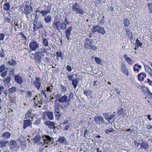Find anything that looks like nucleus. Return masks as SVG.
Wrapping results in <instances>:
<instances>
[{
  "mask_svg": "<svg viewBox=\"0 0 152 152\" xmlns=\"http://www.w3.org/2000/svg\"><path fill=\"white\" fill-rule=\"evenodd\" d=\"M91 30L94 33L97 32L101 34L102 35H104L106 33L104 28L99 25L94 26L91 28Z\"/></svg>",
  "mask_w": 152,
  "mask_h": 152,
  "instance_id": "obj_4",
  "label": "nucleus"
},
{
  "mask_svg": "<svg viewBox=\"0 0 152 152\" xmlns=\"http://www.w3.org/2000/svg\"><path fill=\"white\" fill-rule=\"evenodd\" d=\"M67 99L68 97L66 95H64L59 99L58 102L62 104L64 103L61 107L62 108H66L69 105V102Z\"/></svg>",
  "mask_w": 152,
  "mask_h": 152,
  "instance_id": "obj_2",
  "label": "nucleus"
},
{
  "mask_svg": "<svg viewBox=\"0 0 152 152\" xmlns=\"http://www.w3.org/2000/svg\"><path fill=\"white\" fill-rule=\"evenodd\" d=\"M72 10L76 14L83 15L85 13V11L77 2H75L72 5Z\"/></svg>",
  "mask_w": 152,
  "mask_h": 152,
  "instance_id": "obj_1",
  "label": "nucleus"
},
{
  "mask_svg": "<svg viewBox=\"0 0 152 152\" xmlns=\"http://www.w3.org/2000/svg\"><path fill=\"white\" fill-rule=\"evenodd\" d=\"M37 146H45V148H46L48 147V145H46L45 143H42V142H40L38 143H37Z\"/></svg>",
  "mask_w": 152,
  "mask_h": 152,
  "instance_id": "obj_47",
  "label": "nucleus"
},
{
  "mask_svg": "<svg viewBox=\"0 0 152 152\" xmlns=\"http://www.w3.org/2000/svg\"><path fill=\"white\" fill-rule=\"evenodd\" d=\"M11 136V134L8 132H5L3 133L1 136V137L6 140L10 138Z\"/></svg>",
  "mask_w": 152,
  "mask_h": 152,
  "instance_id": "obj_14",
  "label": "nucleus"
},
{
  "mask_svg": "<svg viewBox=\"0 0 152 152\" xmlns=\"http://www.w3.org/2000/svg\"><path fill=\"white\" fill-rule=\"evenodd\" d=\"M31 116V112L28 111L25 115V119L27 120H30V118Z\"/></svg>",
  "mask_w": 152,
  "mask_h": 152,
  "instance_id": "obj_36",
  "label": "nucleus"
},
{
  "mask_svg": "<svg viewBox=\"0 0 152 152\" xmlns=\"http://www.w3.org/2000/svg\"><path fill=\"white\" fill-rule=\"evenodd\" d=\"M88 41L90 43H92L93 42V40L91 39H90L89 37H87L85 39V42H87Z\"/></svg>",
  "mask_w": 152,
  "mask_h": 152,
  "instance_id": "obj_63",
  "label": "nucleus"
},
{
  "mask_svg": "<svg viewBox=\"0 0 152 152\" xmlns=\"http://www.w3.org/2000/svg\"><path fill=\"white\" fill-rule=\"evenodd\" d=\"M53 86L51 85L50 86H48L46 88V91L47 92L50 93L53 90Z\"/></svg>",
  "mask_w": 152,
  "mask_h": 152,
  "instance_id": "obj_50",
  "label": "nucleus"
},
{
  "mask_svg": "<svg viewBox=\"0 0 152 152\" xmlns=\"http://www.w3.org/2000/svg\"><path fill=\"white\" fill-rule=\"evenodd\" d=\"M125 30L126 32V35H127L128 37L131 38L132 36V32H130V30L128 28H126Z\"/></svg>",
  "mask_w": 152,
  "mask_h": 152,
  "instance_id": "obj_39",
  "label": "nucleus"
},
{
  "mask_svg": "<svg viewBox=\"0 0 152 152\" xmlns=\"http://www.w3.org/2000/svg\"><path fill=\"white\" fill-rule=\"evenodd\" d=\"M84 43L85 48L87 49H89L92 45L90 43H88V42H85Z\"/></svg>",
  "mask_w": 152,
  "mask_h": 152,
  "instance_id": "obj_46",
  "label": "nucleus"
},
{
  "mask_svg": "<svg viewBox=\"0 0 152 152\" xmlns=\"http://www.w3.org/2000/svg\"><path fill=\"white\" fill-rule=\"evenodd\" d=\"M33 26V30L35 31H37L43 27L42 23L41 21H38L36 19L34 20Z\"/></svg>",
  "mask_w": 152,
  "mask_h": 152,
  "instance_id": "obj_7",
  "label": "nucleus"
},
{
  "mask_svg": "<svg viewBox=\"0 0 152 152\" xmlns=\"http://www.w3.org/2000/svg\"><path fill=\"white\" fill-rule=\"evenodd\" d=\"M42 139L46 145H50V143H52L53 140V138L52 137L45 134L42 136Z\"/></svg>",
  "mask_w": 152,
  "mask_h": 152,
  "instance_id": "obj_6",
  "label": "nucleus"
},
{
  "mask_svg": "<svg viewBox=\"0 0 152 152\" xmlns=\"http://www.w3.org/2000/svg\"><path fill=\"white\" fill-rule=\"evenodd\" d=\"M7 75V71H5L1 73V75L2 78H5V77Z\"/></svg>",
  "mask_w": 152,
  "mask_h": 152,
  "instance_id": "obj_55",
  "label": "nucleus"
},
{
  "mask_svg": "<svg viewBox=\"0 0 152 152\" xmlns=\"http://www.w3.org/2000/svg\"><path fill=\"white\" fill-rule=\"evenodd\" d=\"M114 131V129L111 127L106 129L105 130V132L107 134H109L110 132H113Z\"/></svg>",
  "mask_w": 152,
  "mask_h": 152,
  "instance_id": "obj_38",
  "label": "nucleus"
},
{
  "mask_svg": "<svg viewBox=\"0 0 152 152\" xmlns=\"http://www.w3.org/2000/svg\"><path fill=\"white\" fill-rule=\"evenodd\" d=\"M33 120H23V128L24 129H25L26 128L31 126L32 124V121Z\"/></svg>",
  "mask_w": 152,
  "mask_h": 152,
  "instance_id": "obj_11",
  "label": "nucleus"
},
{
  "mask_svg": "<svg viewBox=\"0 0 152 152\" xmlns=\"http://www.w3.org/2000/svg\"><path fill=\"white\" fill-rule=\"evenodd\" d=\"M20 145L21 149L23 150L26 149V141L20 143Z\"/></svg>",
  "mask_w": 152,
  "mask_h": 152,
  "instance_id": "obj_31",
  "label": "nucleus"
},
{
  "mask_svg": "<svg viewBox=\"0 0 152 152\" xmlns=\"http://www.w3.org/2000/svg\"><path fill=\"white\" fill-rule=\"evenodd\" d=\"M141 68V66L140 65H139L138 64H135L133 68L134 70V71H137L138 72L139 71V69Z\"/></svg>",
  "mask_w": 152,
  "mask_h": 152,
  "instance_id": "obj_37",
  "label": "nucleus"
},
{
  "mask_svg": "<svg viewBox=\"0 0 152 152\" xmlns=\"http://www.w3.org/2000/svg\"><path fill=\"white\" fill-rule=\"evenodd\" d=\"M32 96V91H28L26 93V96L29 98H31Z\"/></svg>",
  "mask_w": 152,
  "mask_h": 152,
  "instance_id": "obj_57",
  "label": "nucleus"
},
{
  "mask_svg": "<svg viewBox=\"0 0 152 152\" xmlns=\"http://www.w3.org/2000/svg\"><path fill=\"white\" fill-rule=\"evenodd\" d=\"M51 9V7H50V8L49 9H47L46 10H43L41 11L40 12V14H41L42 16L43 17H45L49 13H50L51 12L50 9Z\"/></svg>",
  "mask_w": 152,
  "mask_h": 152,
  "instance_id": "obj_18",
  "label": "nucleus"
},
{
  "mask_svg": "<svg viewBox=\"0 0 152 152\" xmlns=\"http://www.w3.org/2000/svg\"><path fill=\"white\" fill-rule=\"evenodd\" d=\"M37 99V100L36 102H35L34 104H38V105L39 104H42V100L41 99V98H40V96L38 97Z\"/></svg>",
  "mask_w": 152,
  "mask_h": 152,
  "instance_id": "obj_41",
  "label": "nucleus"
},
{
  "mask_svg": "<svg viewBox=\"0 0 152 152\" xmlns=\"http://www.w3.org/2000/svg\"><path fill=\"white\" fill-rule=\"evenodd\" d=\"M141 90L142 91L144 92V93L146 92L147 91H148V92L149 91H148V88L145 86L142 87Z\"/></svg>",
  "mask_w": 152,
  "mask_h": 152,
  "instance_id": "obj_54",
  "label": "nucleus"
},
{
  "mask_svg": "<svg viewBox=\"0 0 152 152\" xmlns=\"http://www.w3.org/2000/svg\"><path fill=\"white\" fill-rule=\"evenodd\" d=\"M44 55H42V53H39L38 52H36L35 54L34 57L36 59V60L38 61V62H40L41 61L42 57V56H43Z\"/></svg>",
  "mask_w": 152,
  "mask_h": 152,
  "instance_id": "obj_17",
  "label": "nucleus"
},
{
  "mask_svg": "<svg viewBox=\"0 0 152 152\" xmlns=\"http://www.w3.org/2000/svg\"><path fill=\"white\" fill-rule=\"evenodd\" d=\"M41 137L40 135H36L34 138L31 139V140L33 141V142L36 144L39 142L41 140Z\"/></svg>",
  "mask_w": 152,
  "mask_h": 152,
  "instance_id": "obj_23",
  "label": "nucleus"
},
{
  "mask_svg": "<svg viewBox=\"0 0 152 152\" xmlns=\"http://www.w3.org/2000/svg\"><path fill=\"white\" fill-rule=\"evenodd\" d=\"M10 145L12 148H14L17 146V143L15 141L12 140L10 141Z\"/></svg>",
  "mask_w": 152,
  "mask_h": 152,
  "instance_id": "obj_29",
  "label": "nucleus"
},
{
  "mask_svg": "<svg viewBox=\"0 0 152 152\" xmlns=\"http://www.w3.org/2000/svg\"><path fill=\"white\" fill-rule=\"evenodd\" d=\"M33 84L34 85V86L37 90L39 89L40 88L42 87L41 80L39 77H36L35 80L33 82Z\"/></svg>",
  "mask_w": 152,
  "mask_h": 152,
  "instance_id": "obj_10",
  "label": "nucleus"
},
{
  "mask_svg": "<svg viewBox=\"0 0 152 152\" xmlns=\"http://www.w3.org/2000/svg\"><path fill=\"white\" fill-rule=\"evenodd\" d=\"M94 121L96 124L99 125H101L102 123L104 124H106L107 125H109V124L104 121L103 118L101 115H98V116L94 117Z\"/></svg>",
  "mask_w": 152,
  "mask_h": 152,
  "instance_id": "obj_5",
  "label": "nucleus"
},
{
  "mask_svg": "<svg viewBox=\"0 0 152 152\" xmlns=\"http://www.w3.org/2000/svg\"><path fill=\"white\" fill-rule=\"evenodd\" d=\"M10 6L9 2L5 3L3 4V8L4 10L7 11L10 10Z\"/></svg>",
  "mask_w": 152,
  "mask_h": 152,
  "instance_id": "obj_22",
  "label": "nucleus"
},
{
  "mask_svg": "<svg viewBox=\"0 0 152 152\" xmlns=\"http://www.w3.org/2000/svg\"><path fill=\"white\" fill-rule=\"evenodd\" d=\"M72 30V27L70 26L68 28L66 29L65 31V34L66 37L68 39L69 38L70 36L71 35V33Z\"/></svg>",
  "mask_w": 152,
  "mask_h": 152,
  "instance_id": "obj_16",
  "label": "nucleus"
},
{
  "mask_svg": "<svg viewBox=\"0 0 152 152\" xmlns=\"http://www.w3.org/2000/svg\"><path fill=\"white\" fill-rule=\"evenodd\" d=\"M60 89L62 92H65L66 91V87L62 85H61Z\"/></svg>",
  "mask_w": 152,
  "mask_h": 152,
  "instance_id": "obj_56",
  "label": "nucleus"
},
{
  "mask_svg": "<svg viewBox=\"0 0 152 152\" xmlns=\"http://www.w3.org/2000/svg\"><path fill=\"white\" fill-rule=\"evenodd\" d=\"M94 59L96 62L98 64H99L101 63V60L99 58L97 57H95L94 58Z\"/></svg>",
  "mask_w": 152,
  "mask_h": 152,
  "instance_id": "obj_53",
  "label": "nucleus"
},
{
  "mask_svg": "<svg viewBox=\"0 0 152 152\" xmlns=\"http://www.w3.org/2000/svg\"><path fill=\"white\" fill-rule=\"evenodd\" d=\"M49 38L47 39L46 38H44L43 39L42 44L45 47H47L49 46Z\"/></svg>",
  "mask_w": 152,
  "mask_h": 152,
  "instance_id": "obj_30",
  "label": "nucleus"
},
{
  "mask_svg": "<svg viewBox=\"0 0 152 152\" xmlns=\"http://www.w3.org/2000/svg\"><path fill=\"white\" fill-rule=\"evenodd\" d=\"M148 5L149 7V10L150 13H152V3L148 4Z\"/></svg>",
  "mask_w": 152,
  "mask_h": 152,
  "instance_id": "obj_62",
  "label": "nucleus"
},
{
  "mask_svg": "<svg viewBox=\"0 0 152 152\" xmlns=\"http://www.w3.org/2000/svg\"><path fill=\"white\" fill-rule=\"evenodd\" d=\"M19 141L20 142L26 141L24 137L22 135H20L19 138Z\"/></svg>",
  "mask_w": 152,
  "mask_h": 152,
  "instance_id": "obj_49",
  "label": "nucleus"
},
{
  "mask_svg": "<svg viewBox=\"0 0 152 152\" xmlns=\"http://www.w3.org/2000/svg\"><path fill=\"white\" fill-rule=\"evenodd\" d=\"M123 23L125 26L126 27L128 26L130 24V22L129 20L127 18L124 19Z\"/></svg>",
  "mask_w": 152,
  "mask_h": 152,
  "instance_id": "obj_40",
  "label": "nucleus"
},
{
  "mask_svg": "<svg viewBox=\"0 0 152 152\" xmlns=\"http://www.w3.org/2000/svg\"><path fill=\"white\" fill-rule=\"evenodd\" d=\"M144 67L145 71L148 72V74L152 76V70L149 66L147 65H145L144 66Z\"/></svg>",
  "mask_w": 152,
  "mask_h": 152,
  "instance_id": "obj_27",
  "label": "nucleus"
},
{
  "mask_svg": "<svg viewBox=\"0 0 152 152\" xmlns=\"http://www.w3.org/2000/svg\"><path fill=\"white\" fill-rule=\"evenodd\" d=\"M9 143L8 140H0V148L5 147Z\"/></svg>",
  "mask_w": 152,
  "mask_h": 152,
  "instance_id": "obj_21",
  "label": "nucleus"
},
{
  "mask_svg": "<svg viewBox=\"0 0 152 152\" xmlns=\"http://www.w3.org/2000/svg\"><path fill=\"white\" fill-rule=\"evenodd\" d=\"M124 57L125 60L128 62V63H131L132 62V60L128 56L126 55L125 54L124 56Z\"/></svg>",
  "mask_w": 152,
  "mask_h": 152,
  "instance_id": "obj_33",
  "label": "nucleus"
},
{
  "mask_svg": "<svg viewBox=\"0 0 152 152\" xmlns=\"http://www.w3.org/2000/svg\"><path fill=\"white\" fill-rule=\"evenodd\" d=\"M45 124L49 126V128L50 129H53V132L56 133L58 129L57 126H54L55 124L54 122H51L49 121H47L45 122Z\"/></svg>",
  "mask_w": 152,
  "mask_h": 152,
  "instance_id": "obj_9",
  "label": "nucleus"
},
{
  "mask_svg": "<svg viewBox=\"0 0 152 152\" xmlns=\"http://www.w3.org/2000/svg\"><path fill=\"white\" fill-rule=\"evenodd\" d=\"M8 63L10 65L14 66L16 64V62L13 59L11 58L9 59Z\"/></svg>",
  "mask_w": 152,
  "mask_h": 152,
  "instance_id": "obj_28",
  "label": "nucleus"
},
{
  "mask_svg": "<svg viewBox=\"0 0 152 152\" xmlns=\"http://www.w3.org/2000/svg\"><path fill=\"white\" fill-rule=\"evenodd\" d=\"M47 116L50 120H53V113L52 112H48L47 113Z\"/></svg>",
  "mask_w": 152,
  "mask_h": 152,
  "instance_id": "obj_32",
  "label": "nucleus"
},
{
  "mask_svg": "<svg viewBox=\"0 0 152 152\" xmlns=\"http://www.w3.org/2000/svg\"><path fill=\"white\" fill-rule=\"evenodd\" d=\"M146 76V75L145 73L144 72L141 73L137 75L138 80L140 81L143 80L144 77H145Z\"/></svg>",
  "mask_w": 152,
  "mask_h": 152,
  "instance_id": "obj_24",
  "label": "nucleus"
},
{
  "mask_svg": "<svg viewBox=\"0 0 152 152\" xmlns=\"http://www.w3.org/2000/svg\"><path fill=\"white\" fill-rule=\"evenodd\" d=\"M102 115L104 117L105 120L109 123H110V121H109V114L108 113H102Z\"/></svg>",
  "mask_w": 152,
  "mask_h": 152,
  "instance_id": "obj_35",
  "label": "nucleus"
},
{
  "mask_svg": "<svg viewBox=\"0 0 152 152\" xmlns=\"http://www.w3.org/2000/svg\"><path fill=\"white\" fill-rule=\"evenodd\" d=\"M44 20L46 23H49L51 22L52 20V17L50 15L46 16L44 18Z\"/></svg>",
  "mask_w": 152,
  "mask_h": 152,
  "instance_id": "obj_25",
  "label": "nucleus"
},
{
  "mask_svg": "<svg viewBox=\"0 0 152 152\" xmlns=\"http://www.w3.org/2000/svg\"><path fill=\"white\" fill-rule=\"evenodd\" d=\"M5 56V55L4 53V50L1 48L0 49V57L1 58H4Z\"/></svg>",
  "mask_w": 152,
  "mask_h": 152,
  "instance_id": "obj_44",
  "label": "nucleus"
},
{
  "mask_svg": "<svg viewBox=\"0 0 152 152\" xmlns=\"http://www.w3.org/2000/svg\"><path fill=\"white\" fill-rule=\"evenodd\" d=\"M57 140L61 144H64L65 145H68L67 140L64 136L59 137Z\"/></svg>",
  "mask_w": 152,
  "mask_h": 152,
  "instance_id": "obj_15",
  "label": "nucleus"
},
{
  "mask_svg": "<svg viewBox=\"0 0 152 152\" xmlns=\"http://www.w3.org/2000/svg\"><path fill=\"white\" fill-rule=\"evenodd\" d=\"M5 67L4 64H3L0 66V73L2 72L5 69Z\"/></svg>",
  "mask_w": 152,
  "mask_h": 152,
  "instance_id": "obj_60",
  "label": "nucleus"
},
{
  "mask_svg": "<svg viewBox=\"0 0 152 152\" xmlns=\"http://www.w3.org/2000/svg\"><path fill=\"white\" fill-rule=\"evenodd\" d=\"M89 133V131H88V130L87 129H86L84 130V136L85 137H87L88 135V134Z\"/></svg>",
  "mask_w": 152,
  "mask_h": 152,
  "instance_id": "obj_59",
  "label": "nucleus"
},
{
  "mask_svg": "<svg viewBox=\"0 0 152 152\" xmlns=\"http://www.w3.org/2000/svg\"><path fill=\"white\" fill-rule=\"evenodd\" d=\"M39 43L36 40H32L29 45V49L31 51H36L39 48Z\"/></svg>",
  "mask_w": 152,
  "mask_h": 152,
  "instance_id": "obj_3",
  "label": "nucleus"
},
{
  "mask_svg": "<svg viewBox=\"0 0 152 152\" xmlns=\"http://www.w3.org/2000/svg\"><path fill=\"white\" fill-rule=\"evenodd\" d=\"M54 106V114L60 113L59 112L60 110L59 107L57 105H55Z\"/></svg>",
  "mask_w": 152,
  "mask_h": 152,
  "instance_id": "obj_43",
  "label": "nucleus"
},
{
  "mask_svg": "<svg viewBox=\"0 0 152 152\" xmlns=\"http://www.w3.org/2000/svg\"><path fill=\"white\" fill-rule=\"evenodd\" d=\"M60 23L59 21H54L52 24V27L57 31L60 32Z\"/></svg>",
  "mask_w": 152,
  "mask_h": 152,
  "instance_id": "obj_12",
  "label": "nucleus"
},
{
  "mask_svg": "<svg viewBox=\"0 0 152 152\" xmlns=\"http://www.w3.org/2000/svg\"><path fill=\"white\" fill-rule=\"evenodd\" d=\"M47 49H48V48ZM47 50L49 51V50L48 49L47 50L46 48L44 47L43 50H42L41 51H39L38 52L42 53V55H44L43 54L45 53H46L47 52Z\"/></svg>",
  "mask_w": 152,
  "mask_h": 152,
  "instance_id": "obj_51",
  "label": "nucleus"
},
{
  "mask_svg": "<svg viewBox=\"0 0 152 152\" xmlns=\"http://www.w3.org/2000/svg\"><path fill=\"white\" fill-rule=\"evenodd\" d=\"M83 94L87 97H88L91 94V91L89 90H86L85 91H84Z\"/></svg>",
  "mask_w": 152,
  "mask_h": 152,
  "instance_id": "obj_42",
  "label": "nucleus"
},
{
  "mask_svg": "<svg viewBox=\"0 0 152 152\" xmlns=\"http://www.w3.org/2000/svg\"><path fill=\"white\" fill-rule=\"evenodd\" d=\"M11 75H9L3 80V82L5 84H9L11 81Z\"/></svg>",
  "mask_w": 152,
  "mask_h": 152,
  "instance_id": "obj_19",
  "label": "nucleus"
},
{
  "mask_svg": "<svg viewBox=\"0 0 152 152\" xmlns=\"http://www.w3.org/2000/svg\"><path fill=\"white\" fill-rule=\"evenodd\" d=\"M97 49V47L95 45H91L89 49H91L92 50L95 51Z\"/></svg>",
  "mask_w": 152,
  "mask_h": 152,
  "instance_id": "obj_61",
  "label": "nucleus"
},
{
  "mask_svg": "<svg viewBox=\"0 0 152 152\" xmlns=\"http://www.w3.org/2000/svg\"><path fill=\"white\" fill-rule=\"evenodd\" d=\"M142 45V43H140L138 39L137 38L136 41L135 45L141 47Z\"/></svg>",
  "mask_w": 152,
  "mask_h": 152,
  "instance_id": "obj_52",
  "label": "nucleus"
},
{
  "mask_svg": "<svg viewBox=\"0 0 152 152\" xmlns=\"http://www.w3.org/2000/svg\"><path fill=\"white\" fill-rule=\"evenodd\" d=\"M41 118H37L36 120L34 122L33 124L36 126H39L41 123Z\"/></svg>",
  "mask_w": 152,
  "mask_h": 152,
  "instance_id": "obj_34",
  "label": "nucleus"
},
{
  "mask_svg": "<svg viewBox=\"0 0 152 152\" xmlns=\"http://www.w3.org/2000/svg\"><path fill=\"white\" fill-rule=\"evenodd\" d=\"M67 24L65 23H62L60 24V28L61 29L64 30L66 28Z\"/></svg>",
  "mask_w": 152,
  "mask_h": 152,
  "instance_id": "obj_45",
  "label": "nucleus"
},
{
  "mask_svg": "<svg viewBox=\"0 0 152 152\" xmlns=\"http://www.w3.org/2000/svg\"><path fill=\"white\" fill-rule=\"evenodd\" d=\"M5 37V35L3 33L0 34V41H3Z\"/></svg>",
  "mask_w": 152,
  "mask_h": 152,
  "instance_id": "obj_58",
  "label": "nucleus"
},
{
  "mask_svg": "<svg viewBox=\"0 0 152 152\" xmlns=\"http://www.w3.org/2000/svg\"><path fill=\"white\" fill-rule=\"evenodd\" d=\"M149 145L148 143L143 141L140 144V147L142 148H144L145 150H147L149 148Z\"/></svg>",
  "mask_w": 152,
  "mask_h": 152,
  "instance_id": "obj_20",
  "label": "nucleus"
},
{
  "mask_svg": "<svg viewBox=\"0 0 152 152\" xmlns=\"http://www.w3.org/2000/svg\"><path fill=\"white\" fill-rule=\"evenodd\" d=\"M62 53L61 52H57L56 53L57 57H61L62 59H63V57L62 56Z\"/></svg>",
  "mask_w": 152,
  "mask_h": 152,
  "instance_id": "obj_64",
  "label": "nucleus"
},
{
  "mask_svg": "<svg viewBox=\"0 0 152 152\" xmlns=\"http://www.w3.org/2000/svg\"><path fill=\"white\" fill-rule=\"evenodd\" d=\"M14 79L15 81L18 84H21L23 81L22 77L19 75H16L14 76Z\"/></svg>",
  "mask_w": 152,
  "mask_h": 152,
  "instance_id": "obj_13",
  "label": "nucleus"
},
{
  "mask_svg": "<svg viewBox=\"0 0 152 152\" xmlns=\"http://www.w3.org/2000/svg\"><path fill=\"white\" fill-rule=\"evenodd\" d=\"M33 11L32 8L31 6L26 5L24 7V14L26 15V17L28 19L29 18V15L31 16V13Z\"/></svg>",
  "mask_w": 152,
  "mask_h": 152,
  "instance_id": "obj_8",
  "label": "nucleus"
},
{
  "mask_svg": "<svg viewBox=\"0 0 152 152\" xmlns=\"http://www.w3.org/2000/svg\"><path fill=\"white\" fill-rule=\"evenodd\" d=\"M72 84L74 88H76L77 84L79 82V80H78V78L72 79Z\"/></svg>",
  "mask_w": 152,
  "mask_h": 152,
  "instance_id": "obj_26",
  "label": "nucleus"
},
{
  "mask_svg": "<svg viewBox=\"0 0 152 152\" xmlns=\"http://www.w3.org/2000/svg\"><path fill=\"white\" fill-rule=\"evenodd\" d=\"M8 90L10 92V93L13 94L16 91V87H12L11 88H9Z\"/></svg>",
  "mask_w": 152,
  "mask_h": 152,
  "instance_id": "obj_48",
  "label": "nucleus"
}]
</instances>
